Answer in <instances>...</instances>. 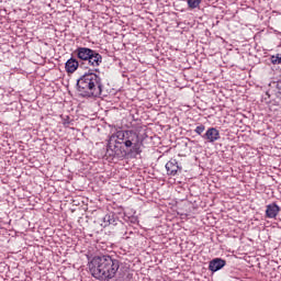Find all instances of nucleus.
Segmentation results:
<instances>
[{"label":"nucleus","mask_w":281,"mask_h":281,"mask_svg":"<svg viewBox=\"0 0 281 281\" xmlns=\"http://www.w3.org/2000/svg\"><path fill=\"white\" fill-rule=\"evenodd\" d=\"M78 67H80V63H78L76 58H70L65 64L67 74H74Z\"/></svg>","instance_id":"nucleus-9"},{"label":"nucleus","mask_w":281,"mask_h":281,"mask_svg":"<svg viewBox=\"0 0 281 281\" xmlns=\"http://www.w3.org/2000/svg\"><path fill=\"white\" fill-rule=\"evenodd\" d=\"M116 144H124L125 148L134 155H142L144 143L139 139V134L133 130L117 131Z\"/></svg>","instance_id":"nucleus-3"},{"label":"nucleus","mask_w":281,"mask_h":281,"mask_svg":"<svg viewBox=\"0 0 281 281\" xmlns=\"http://www.w3.org/2000/svg\"><path fill=\"white\" fill-rule=\"evenodd\" d=\"M100 69H89L77 80V91L82 98H100L102 95V77H100Z\"/></svg>","instance_id":"nucleus-2"},{"label":"nucleus","mask_w":281,"mask_h":281,"mask_svg":"<svg viewBox=\"0 0 281 281\" xmlns=\"http://www.w3.org/2000/svg\"><path fill=\"white\" fill-rule=\"evenodd\" d=\"M280 214V207L276 203L266 206V218H276Z\"/></svg>","instance_id":"nucleus-7"},{"label":"nucleus","mask_w":281,"mask_h":281,"mask_svg":"<svg viewBox=\"0 0 281 281\" xmlns=\"http://www.w3.org/2000/svg\"><path fill=\"white\" fill-rule=\"evenodd\" d=\"M225 265H226L225 260H223L221 258H215L210 261L209 269H210V271H213V272L221 271V269H223V267H225Z\"/></svg>","instance_id":"nucleus-8"},{"label":"nucleus","mask_w":281,"mask_h":281,"mask_svg":"<svg viewBox=\"0 0 281 281\" xmlns=\"http://www.w3.org/2000/svg\"><path fill=\"white\" fill-rule=\"evenodd\" d=\"M187 3L191 10H194L201 5V0H187Z\"/></svg>","instance_id":"nucleus-11"},{"label":"nucleus","mask_w":281,"mask_h":281,"mask_svg":"<svg viewBox=\"0 0 281 281\" xmlns=\"http://www.w3.org/2000/svg\"><path fill=\"white\" fill-rule=\"evenodd\" d=\"M75 54L79 60L87 63L89 67L98 68L102 65V55L89 47H78Z\"/></svg>","instance_id":"nucleus-4"},{"label":"nucleus","mask_w":281,"mask_h":281,"mask_svg":"<svg viewBox=\"0 0 281 281\" xmlns=\"http://www.w3.org/2000/svg\"><path fill=\"white\" fill-rule=\"evenodd\" d=\"M270 63H272V65H281V54L272 55Z\"/></svg>","instance_id":"nucleus-13"},{"label":"nucleus","mask_w":281,"mask_h":281,"mask_svg":"<svg viewBox=\"0 0 281 281\" xmlns=\"http://www.w3.org/2000/svg\"><path fill=\"white\" fill-rule=\"evenodd\" d=\"M108 154L110 157H122L124 154L120 149L117 145H114V148L111 146V144L108 145Z\"/></svg>","instance_id":"nucleus-10"},{"label":"nucleus","mask_w":281,"mask_h":281,"mask_svg":"<svg viewBox=\"0 0 281 281\" xmlns=\"http://www.w3.org/2000/svg\"><path fill=\"white\" fill-rule=\"evenodd\" d=\"M202 139L209 144H214V142H218V139H221V132H218L216 127H209L202 135Z\"/></svg>","instance_id":"nucleus-5"},{"label":"nucleus","mask_w":281,"mask_h":281,"mask_svg":"<svg viewBox=\"0 0 281 281\" xmlns=\"http://www.w3.org/2000/svg\"><path fill=\"white\" fill-rule=\"evenodd\" d=\"M92 278L100 281H111L120 271V260L109 255L94 256L88 262Z\"/></svg>","instance_id":"nucleus-1"},{"label":"nucleus","mask_w":281,"mask_h":281,"mask_svg":"<svg viewBox=\"0 0 281 281\" xmlns=\"http://www.w3.org/2000/svg\"><path fill=\"white\" fill-rule=\"evenodd\" d=\"M166 170L167 175L176 177L178 172H181V167L179 166L177 159H171L166 164Z\"/></svg>","instance_id":"nucleus-6"},{"label":"nucleus","mask_w":281,"mask_h":281,"mask_svg":"<svg viewBox=\"0 0 281 281\" xmlns=\"http://www.w3.org/2000/svg\"><path fill=\"white\" fill-rule=\"evenodd\" d=\"M204 132H205V125L203 124L198 125L194 130V133H196L198 135H203Z\"/></svg>","instance_id":"nucleus-14"},{"label":"nucleus","mask_w":281,"mask_h":281,"mask_svg":"<svg viewBox=\"0 0 281 281\" xmlns=\"http://www.w3.org/2000/svg\"><path fill=\"white\" fill-rule=\"evenodd\" d=\"M103 223H105V225H113V223H115V217L113 216V214H106L103 217Z\"/></svg>","instance_id":"nucleus-12"}]
</instances>
